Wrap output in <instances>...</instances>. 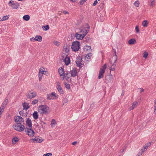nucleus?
<instances>
[{
  "label": "nucleus",
  "mask_w": 156,
  "mask_h": 156,
  "mask_svg": "<svg viewBox=\"0 0 156 156\" xmlns=\"http://www.w3.org/2000/svg\"><path fill=\"white\" fill-rule=\"evenodd\" d=\"M90 27L89 25L87 23L83 27H81L79 29V31L78 33L81 34L82 35L85 34V36L88 33Z\"/></svg>",
  "instance_id": "obj_1"
},
{
  "label": "nucleus",
  "mask_w": 156,
  "mask_h": 156,
  "mask_svg": "<svg viewBox=\"0 0 156 156\" xmlns=\"http://www.w3.org/2000/svg\"><path fill=\"white\" fill-rule=\"evenodd\" d=\"M48 107L45 105H41L38 107V112L41 114H46L48 113Z\"/></svg>",
  "instance_id": "obj_2"
},
{
  "label": "nucleus",
  "mask_w": 156,
  "mask_h": 156,
  "mask_svg": "<svg viewBox=\"0 0 156 156\" xmlns=\"http://www.w3.org/2000/svg\"><path fill=\"white\" fill-rule=\"evenodd\" d=\"M80 44L79 41H74L71 46V48L73 51L75 52L78 51L80 48Z\"/></svg>",
  "instance_id": "obj_3"
},
{
  "label": "nucleus",
  "mask_w": 156,
  "mask_h": 156,
  "mask_svg": "<svg viewBox=\"0 0 156 156\" xmlns=\"http://www.w3.org/2000/svg\"><path fill=\"white\" fill-rule=\"evenodd\" d=\"M13 127L15 130L19 132L23 131L25 129L24 126L20 123L15 124L13 125Z\"/></svg>",
  "instance_id": "obj_4"
},
{
  "label": "nucleus",
  "mask_w": 156,
  "mask_h": 156,
  "mask_svg": "<svg viewBox=\"0 0 156 156\" xmlns=\"http://www.w3.org/2000/svg\"><path fill=\"white\" fill-rule=\"evenodd\" d=\"M106 67L107 65L105 64L102 67V68L100 69L98 76V78L99 79H101L103 77V74L105 72Z\"/></svg>",
  "instance_id": "obj_5"
},
{
  "label": "nucleus",
  "mask_w": 156,
  "mask_h": 156,
  "mask_svg": "<svg viewBox=\"0 0 156 156\" xmlns=\"http://www.w3.org/2000/svg\"><path fill=\"white\" fill-rule=\"evenodd\" d=\"M76 63L77 66L80 68H81L83 66L82 65H83V64H82V58L81 57L78 56L77 58V60L76 61Z\"/></svg>",
  "instance_id": "obj_6"
},
{
  "label": "nucleus",
  "mask_w": 156,
  "mask_h": 156,
  "mask_svg": "<svg viewBox=\"0 0 156 156\" xmlns=\"http://www.w3.org/2000/svg\"><path fill=\"white\" fill-rule=\"evenodd\" d=\"M113 79L112 75L111 74L106 75L105 77V82L106 83H110Z\"/></svg>",
  "instance_id": "obj_7"
},
{
  "label": "nucleus",
  "mask_w": 156,
  "mask_h": 156,
  "mask_svg": "<svg viewBox=\"0 0 156 156\" xmlns=\"http://www.w3.org/2000/svg\"><path fill=\"white\" fill-rule=\"evenodd\" d=\"M37 95V94L35 92H32L30 91L28 93L26 94V97L29 98H34Z\"/></svg>",
  "instance_id": "obj_8"
},
{
  "label": "nucleus",
  "mask_w": 156,
  "mask_h": 156,
  "mask_svg": "<svg viewBox=\"0 0 156 156\" xmlns=\"http://www.w3.org/2000/svg\"><path fill=\"white\" fill-rule=\"evenodd\" d=\"M56 88L58 92L61 94H63V90L62 88L61 83L58 81L56 82Z\"/></svg>",
  "instance_id": "obj_9"
},
{
  "label": "nucleus",
  "mask_w": 156,
  "mask_h": 156,
  "mask_svg": "<svg viewBox=\"0 0 156 156\" xmlns=\"http://www.w3.org/2000/svg\"><path fill=\"white\" fill-rule=\"evenodd\" d=\"M25 132L30 136H33L34 135V131L30 128H26Z\"/></svg>",
  "instance_id": "obj_10"
},
{
  "label": "nucleus",
  "mask_w": 156,
  "mask_h": 156,
  "mask_svg": "<svg viewBox=\"0 0 156 156\" xmlns=\"http://www.w3.org/2000/svg\"><path fill=\"white\" fill-rule=\"evenodd\" d=\"M15 121L16 122H18V123L22 124L24 122L23 119L21 116H18L16 117Z\"/></svg>",
  "instance_id": "obj_11"
},
{
  "label": "nucleus",
  "mask_w": 156,
  "mask_h": 156,
  "mask_svg": "<svg viewBox=\"0 0 156 156\" xmlns=\"http://www.w3.org/2000/svg\"><path fill=\"white\" fill-rule=\"evenodd\" d=\"M85 36V34L82 35L81 34H80L78 32L76 33L75 34V37L78 40H82Z\"/></svg>",
  "instance_id": "obj_12"
},
{
  "label": "nucleus",
  "mask_w": 156,
  "mask_h": 156,
  "mask_svg": "<svg viewBox=\"0 0 156 156\" xmlns=\"http://www.w3.org/2000/svg\"><path fill=\"white\" fill-rule=\"evenodd\" d=\"M58 98V95L54 92L49 95V99H56Z\"/></svg>",
  "instance_id": "obj_13"
},
{
  "label": "nucleus",
  "mask_w": 156,
  "mask_h": 156,
  "mask_svg": "<svg viewBox=\"0 0 156 156\" xmlns=\"http://www.w3.org/2000/svg\"><path fill=\"white\" fill-rule=\"evenodd\" d=\"M32 140L33 141V142L35 143H40L42 141V138L41 137H39L38 136L36 137L34 139H33Z\"/></svg>",
  "instance_id": "obj_14"
},
{
  "label": "nucleus",
  "mask_w": 156,
  "mask_h": 156,
  "mask_svg": "<svg viewBox=\"0 0 156 156\" xmlns=\"http://www.w3.org/2000/svg\"><path fill=\"white\" fill-rule=\"evenodd\" d=\"M44 68L41 67L40 69L39 72V77L40 81L41 80L42 78V75L44 73Z\"/></svg>",
  "instance_id": "obj_15"
},
{
  "label": "nucleus",
  "mask_w": 156,
  "mask_h": 156,
  "mask_svg": "<svg viewBox=\"0 0 156 156\" xmlns=\"http://www.w3.org/2000/svg\"><path fill=\"white\" fill-rule=\"evenodd\" d=\"M71 74V76L75 77L77 74V71L75 68H73L71 71L70 73Z\"/></svg>",
  "instance_id": "obj_16"
},
{
  "label": "nucleus",
  "mask_w": 156,
  "mask_h": 156,
  "mask_svg": "<svg viewBox=\"0 0 156 156\" xmlns=\"http://www.w3.org/2000/svg\"><path fill=\"white\" fill-rule=\"evenodd\" d=\"M64 61L66 65H68L70 62V58L66 56V57H65V59H64Z\"/></svg>",
  "instance_id": "obj_17"
},
{
  "label": "nucleus",
  "mask_w": 156,
  "mask_h": 156,
  "mask_svg": "<svg viewBox=\"0 0 156 156\" xmlns=\"http://www.w3.org/2000/svg\"><path fill=\"white\" fill-rule=\"evenodd\" d=\"M58 72L60 76H62L65 75L64 69L62 67H60L58 69Z\"/></svg>",
  "instance_id": "obj_18"
},
{
  "label": "nucleus",
  "mask_w": 156,
  "mask_h": 156,
  "mask_svg": "<svg viewBox=\"0 0 156 156\" xmlns=\"http://www.w3.org/2000/svg\"><path fill=\"white\" fill-rule=\"evenodd\" d=\"M26 124L30 128L32 127V122L30 119L29 118L27 119L26 121Z\"/></svg>",
  "instance_id": "obj_19"
},
{
  "label": "nucleus",
  "mask_w": 156,
  "mask_h": 156,
  "mask_svg": "<svg viewBox=\"0 0 156 156\" xmlns=\"http://www.w3.org/2000/svg\"><path fill=\"white\" fill-rule=\"evenodd\" d=\"M19 6V4L17 2L14 3L12 4V7L14 9H17Z\"/></svg>",
  "instance_id": "obj_20"
},
{
  "label": "nucleus",
  "mask_w": 156,
  "mask_h": 156,
  "mask_svg": "<svg viewBox=\"0 0 156 156\" xmlns=\"http://www.w3.org/2000/svg\"><path fill=\"white\" fill-rule=\"evenodd\" d=\"M57 124V123L55 119H52L51 121V122L50 125L52 128L54 127Z\"/></svg>",
  "instance_id": "obj_21"
},
{
  "label": "nucleus",
  "mask_w": 156,
  "mask_h": 156,
  "mask_svg": "<svg viewBox=\"0 0 156 156\" xmlns=\"http://www.w3.org/2000/svg\"><path fill=\"white\" fill-rule=\"evenodd\" d=\"M114 53H115V61L113 63V64H112L111 66H113V67H115V66H116V61H117V55H116V50H115V49H114Z\"/></svg>",
  "instance_id": "obj_22"
},
{
  "label": "nucleus",
  "mask_w": 156,
  "mask_h": 156,
  "mask_svg": "<svg viewBox=\"0 0 156 156\" xmlns=\"http://www.w3.org/2000/svg\"><path fill=\"white\" fill-rule=\"evenodd\" d=\"M34 40L41 42L42 40V37L41 36L39 35L36 36L34 38Z\"/></svg>",
  "instance_id": "obj_23"
},
{
  "label": "nucleus",
  "mask_w": 156,
  "mask_h": 156,
  "mask_svg": "<svg viewBox=\"0 0 156 156\" xmlns=\"http://www.w3.org/2000/svg\"><path fill=\"white\" fill-rule=\"evenodd\" d=\"M136 42V40L134 38H132L130 39L128 41V43L129 44H133Z\"/></svg>",
  "instance_id": "obj_24"
},
{
  "label": "nucleus",
  "mask_w": 156,
  "mask_h": 156,
  "mask_svg": "<svg viewBox=\"0 0 156 156\" xmlns=\"http://www.w3.org/2000/svg\"><path fill=\"white\" fill-rule=\"evenodd\" d=\"M70 73L69 72H67L65 74V79L66 80H67L69 79L71 76L70 75Z\"/></svg>",
  "instance_id": "obj_25"
},
{
  "label": "nucleus",
  "mask_w": 156,
  "mask_h": 156,
  "mask_svg": "<svg viewBox=\"0 0 156 156\" xmlns=\"http://www.w3.org/2000/svg\"><path fill=\"white\" fill-rule=\"evenodd\" d=\"M23 106L24 109L26 110L28 109L30 107L28 105V104L25 102L23 103Z\"/></svg>",
  "instance_id": "obj_26"
},
{
  "label": "nucleus",
  "mask_w": 156,
  "mask_h": 156,
  "mask_svg": "<svg viewBox=\"0 0 156 156\" xmlns=\"http://www.w3.org/2000/svg\"><path fill=\"white\" fill-rule=\"evenodd\" d=\"M33 116L35 119H37L38 118V115L37 112L35 111L33 114Z\"/></svg>",
  "instance_id": "obj_27"
},
{
  "label": "nucleus",
  "mask_w": 156,
  "mask_h": 156,
  "mask_svg": "<svg viewBox=\"0 0 156 156\" xmlns=\"http://www.w3.org/2000/svg\"><path fill=\"white\" fill-rule=\"evenodd\" d=\"M137 102L136 101L134 102L132 106L130 107V110L133 109L137 105Z\"/></svg>",
  "instance_id": "obj_28"
},
{
  "label": "nucleus",
  "mask_w": 156,
  "mask_h": 156,
  "mask_svg": "<svg viewBox=\"0 0 156 156\" xmlns=\"http://www.w3.org/2000/svg\"><path fill=\"white\" fill-rule=\"evenodd\" d=\"M19 140V139L16 137H14L12 140V143L13 144H15Z\"/></svg>",
  "instance_id": "obj_29"
},
{
  "label": "nucleus",
  "mask_w": 156,
  "mask_h": 156,
  "mask_svg": "<svg viewBox=\"0 0 156 156\" xmlns=\"http://www.w3.org/2000/svg\"><path fill=\"white\" fill-rule=\"evenodd\" d=\"M23 19L25 20L28 21L30 20V17L28 15H25L23 16Z\"/></svg>",
  "instance_id": "obj_30"
},
{
  "label": "nucleus",
  "mask_w": 156,
  "mask_h": 156,
  "mask_svg": "<svg viewBox=\"0 0 156 156\" xmlns=\"http://www.w3.org/2000/svg\"><path fill=\"white\" fill-rule=\"evenodd\" d=\"M65 86L67 89L69 90L70 89V84L67 83H65Z\"/></svg>",
  "instance_id": "obj_31"
},
{
  "label": "nucleus",
  "mask_w": 156,
  "mask_h": 156,
  "mask_svg": "<svg viewBox=\"0 0 156 156\" xmlns=\"http://www.w3.org/2000/svg\"><path fill=\"white\" fill-rule=\"evenodd\" d=\"M148 23L146 20H144L142 22V25L144 27H146L147 26Z\"/></svg>",
  "instance_id": "obj_32"
},
{
  "label": "nucleus",
  "mask_w": 156,
  "mask_h": 156,
  "mask_svg": "<svg viewBox=\"0 0 156 156\" xmlns=\"http://www.w3.org/2000/svg\"><path fill=\"white\" fill-rule=\"evenodd\" d=\"M42 28L44 30L46 31L48 30L49 29V25H47L46 26H42Z\"/></svg>",
  "instance_id": "obj_33"
},
{
  "label": "nucleus",
  "mask_w": 156,
  "mask_h": 156,
  "mask_svg": "<svg viewBox=\"0 0 156 156\" xmlns=\"http://www.w3.org/2000/svg\"><path fill=\"white\" fill-rule=\"evenodd\" d=\"M9 15L4 16L2 17L1 20V21H3V20H7L9 18Z\"/></svg>",
  "instance_id": "obj_34"
},
{
  "label": "nucleus",
  "mask_w": 156,
  "mask_h": 156,
  "mask_svg": "<svg viewBox=\"0 0 156 156\" xmlns=\"http://www.w3.org/2000/svg\"><path fill=\"white\" fill-rule=\"evenodd\" d=\"M8 102V100L7 99H6L4 101L2 105H3L5 106V107L7 105Z\"/></svg>",
  "instance_id": "obj_35"
},
{
  "label": "nucleus",
  "mask_w": 156,
  "mask_h": 156,
  "mask_svg": "<svg viewBox=\"0 0 156 156\" xmlns=\"http://www.w3.org/2000/svg\"><path fill=\"white\" fill-rule=\"evenodd\" d=\"M104 3L103 2H101L98 6V8H100L101 9H103L104 8Z\"/></svg>",
  "instance_id": "obj_36"
},
{
  "label": "nucleus",
  "mask_w": 156,
  "mask_h": 156,
  "mask_svg": "<svg viewBox=\"0 0 156 156\" xmlns=\"http://www.w3.org/2000/svg\"><path fill=\"white\" fill-rule=\"evenodd\" d=\"M154 113L156 114V99L154 100Z\"/></svg>",
  "instance_id": "obj_37"
},
{
  "label": "nucleus",
  "mask_w": 156,
  "mask_h": 156,
  "mask_svg": "<svg viewBox=\"0 0 156 156\" xmlns=\"http://www.w3.org/2000/svg\"><path fill=\"white\" fill-rule=\"evenodd\" d=\"M92 54L91 53H89L87 54L86 56V58L87 59H90L91 57L92 56Z\"/></svg>",
  "instance_id": "obj_38"
},
{
  "label": "nucleus",
  "mask_w": 156,
  "mask_h": 156,
  "mask_svg": "<svg viewBox=\"0 0 156 156\" xmlns=\"http://www.w3.org/2000/svg\"><path fill=\"white\" fill-rule=\"evenodd\" d=\"M38 102V100L37 99H35L32 102V104L33 105H34Z\"/></svg>",
  "instance_id": "obj_39"
},
{
  "label": "nucleus",
  "mask_w": 156,
  "mask_h": 156,
  "mask_svg": "<svg viewBox=\"0 0 156 156\" xmlns=\"http://www.w3.org/2000/svg\"><path fill=\"white\" fill-rule=\"evenodd\" d=\"M84 49H86L87 51L91 50V48L90 46H86L84 47Z\"/></svg>",
  "instance_id": "obj_40"
},
{
  "label": "nucleus",
  "mask_w": 156,
  "mask_h": 156,
  "mask_svg": "<svg viewBox=\"0 0 156 156\" xmlns=\"http://www.w3.org/2000/svg\"><path fill=\"white\" fill-rule=\"evenodd\" d=\"M155 1L154 0H153L151 1L150 5L151 7H154L155 5Z\"/></svg>",
  "instance_id": "obj_41"
},
{
  "label": "nucleus",
  "mask_w": 156,
  "mask_h": 156,
  "mask_svg": "<svg viewBox=\"0 0 156 156\" xmlns=\"http://www.w3.org/2000/svg\"><path fill=\"white\" fill-rule=\"evenodd\" d=\"M53 43L55 45L58 46H59L60 44V42L57 41H54Z\"/></svg>",
  "instance_id": "obj_42"
},
{
  "label": "nucleus",
  "mask_w": 156,
  "mask_h": 156,
  "mask_svg": "<svg viewBox=\"0 0 156 156\" xmlns=\"http://www.w3.org/2000/svg\"><path fill=\"white\" fill-rule=\"evenodd\" d=\"M68 99L67 98H63L62 101V103L63 105L64 104L67 103L68 102Z\"/></svg>",
  "instance_id": "obj_43"
},
{
  "label": "nucleus",
  "mask_w": 156,
  "mask_h": 156,
  "mask_svg": "<svg viewBox=\"0 0 156 156\" xmlns=\"http://www.w3.org/2000/svg\"><path fill=\"white\" fill-rule=\"evenodd\" d=\"M147 149V147L144 146L141 149V151L142 152H144Z\"/></svg>",
  "instance_id": "obj_44"
},
{
  "label": "nucleus",
  "mask_w": 156,
  "mask_h": 156,
  "mask_svg": "<svg viewBox=\"0 0 156 156\" xmlns=\"http://www.w3.org/2000/svg\"><path fill=\"white\" fill-rule=\"evenodd\" d=\"M139 2L138 1H136L134 3V5L137 7L139 6Z\"/></svg>",
  "instance_id": "obj_45"
},
{
  "label": "nucleus",
  "mask_w": 156,
  "mask_h": 156,
  "mask_svg": "<svg viewBox=\"0 0 156 156\" xmlns=\"http://www.w3.org/2000/svg\"><path fill=\"white\" fill-rule=\"evenodd\" d=\"M86 1L87 0H81L80 2V4L81 5H83Z\"/></svg>",
  "instance_id": "obj_46"
},
{
  "label": "nucleus",
  "mask_w": 156,
  "mask_h": 156,
  "mask_svg": "<svg viewBox=\"0 0 156 156\" xmlns=\"http://www.w3.org/2000/svg\"><path fill=\"white\" fill-rule=\"evenodd\" d=\"M44 75H45L46 76L48 75V72L47 71H46L45 68H44Z\"/></svg>",
  "instance_id": "obj_47"
},
{
  "label": "nucleus",
  "mask_w": 156,
  "mask_h": 156,
  "mask_svg": "<svg viewBox=\"0 0 156 156\" xmlns=\"http://www.w3.org/2000/svg\"><path fill=\"white\" fill-rule=\"evenodd\" d=\"M109 66V67L110 68V71H114L115 70V67H113L112 66Z\"/></svg>",
  "instance_id": "obj_48"
},
{
  "label": "nucleus",
  "mask_w": 156,
  "mask_h": 156,
  "mask_svg": "<svg viewBox=\"0 0 156 156\" xmlns=\"http://www.w3.org/2000/svg\"><path fill=\"white\" fill-rule=\"evenodd\" d=\"M148 55V53L147 52H145L143 56L144 58H146Z\"/></svg>",
  "instance_id": "obj_49"
},
{
  "label": "nucleus",
  "mask_w": 156,
  "mask_h": 156,
  "mask_svg": "<svg viewBox=\"0 0 156 156\" xmlns=\"http://www.w3.org/2000/svg\"><path fill=\"white\" fill-rule=\"evenodd\" d=\"M135 30L137 33L139 32L140 30L138 26H136L135 28Z\"/></svg>",
  "instance_id": "obj_50"
},
{
  "label": "nucleus",
  "mask_w": 156,
  "mask_h": 156,
  "mask_svg": "<svg viewBox=\"0 0 156 156\" xmlns=\"http://www.w3.org/2000/svg\"><path fill=\"white\" fill-rule=\"evenodd\" d=\"M151 143L150 142H149L146 144L145 146V147H147V148H148L151 145Z\"/></svg>",
  "instance_id": "obj_51"
},
{
  "label": "nucleus",
  "mask_w": 156,
  "mask_h": 156,
  "mask_svg": "<svg viewBox=\"0 0 156 156\" xmlns=\"http://www.w3.org/2000/svg\"><path fill=\"white\" fill-rule=\"evenodd\" d=\"M64 48L66 52L68 53L69 52V49L67 47H66V48L64 47Z\"/></svg>",
  "instance_id": "obj_52"
},
{
  "label": "nucleus",
  "mask_w": 156,
  "mask_h": 156,
  "mask_svg": "<svg viewBox=\"0 0 156 156\" xmlns=\"http://www.w3.org/2000/svg\"><path fill=\"white\" fill-rule=\"evenodd\" d=\"M143 153V152H142L141 151H140L137 154V156H140Z\"/></svg>",
  "instance_id": "obj_53"
},
{
  "label": "nucleus",
  "mask_w": 156,
  "mask_h": 156,
  "mask_svg": "<svg viewBox=\"0 0 156 156\" xmlns=\"http://www.w3.org/2000/svg\"><path fill=\"white\" fill-rule=\"evenodd\" d=\"M98 3V2L97 0H95L94 1V2L93 4V6H95Z\"/></svg>",
  "instance_id": "obj_54"
},
{
  "label": "nucleus",
  "mask_w": 156,
  "mask_h": 156,
  "mask_svg": "<svg viewBox=\"0 0 156 156\" xmlns=\"http://www.w3.org/2000/svg\"><path fill=\"white\" fill-rule=\"evenodd\" d=\"M5 107V106L3 105H2L0 108V109H3V110H4V109Z\"/></svg>",
  "instance_id": "obj_55"
},
{
  "label": "nucleus",
  "mask_w": 156,
  "mask_h": 156,
  "mask_svg": "<svg viewBox=\"0 0 156 156\" xmlns=\"http://www.w3.org/2000/svg\"><path fill=\"white\" fill-rule=\"evenodd\" d=\"M62 13L64 14H68L69 13V12H68L67 11H66L65 10V11H63V12Z\"/></svg>",
  "instance_id": "obj_56"
},
{
  "label": "nucleus",
  "mask_w": 156,
  "mask_h": 156,
  "mask_svg": "<svg viewBox=\"0 0 156 156\" xmlns=\"http://www.w3.org/2000/svg\"><path fill=\"white\" fill-rule=\"evenodd\" d=\"M13 1H10L9 2V5H12V4H13Z\"/></svg>",
  "instance_id": "obj_57"
},
{
  "label": "nucleus",
  "mask_w": 156,
  "mask_h": 156,
  "mask_svg": "<svg viewBox=\"0 0 156 156\" xmlns=\"http://www.w3.org/2000/svg\"><path fill=\"white\" fill-rule=\"evenodd\" d=\"M4 110L3 109H0V115H1L2 114V112H3Z\"/></svg>",
  "instance_id": "obj_58"
},
{
  "label": "nucleus",
  "mask_w": 156,
  "mask_h": 156,
  "mask_svg": "<svg viewBox=\"0 0 156 156\" xmlns=\"http://www.w3.org/2000/svg\"><path fill=\"white\" fill-rule=\"evenodd\" d=\"M124 93H125V92H124V90H122V94H121V96H123L124 94Z\"/></svg>",
  "instance_id": "obj_59"
},
{
  "label": "nucleus",
  "mask_w": 156,
  "mask_h": 156,
  "mask_svg": "<svg viewBox=\"0 0 156 156\" xmlns=\"http://www.w3.org/2000/svg\"><path fill=\"white\" fill-rule=\"evenodd\" d=\"M30 40L31 41H34L35 40H34V37H32V38H31L30 39Z\"/></svg>",
  "instance_id": "obj_60"
},
{
  "label": "nucleus",
  "mask_w": 156,
  "mask_h": 156,
  "mask_svg": "<svg viewBox=\"0 0 156 156\" xmlns=\"http://www.w3.org/2000/svg\"><path fill=\"white\" fill-rule=\"evenodd\" d=\"M140 92H141L144 91V89L143 88H140Z\"/></svg>",
  "instance_id": "obj_61"
},
{
  "label": "nucleus",
  "mask_w": 156,
  "mask_h": 156,
  "mask_svg": "<svg viewBox=\"0 0 156 156\" xmlns=\"http://www.w3.org/2000/svg\"><path fill=\"white\" fill-rule=\"evenodd\" d=\"M43 156H49V153L44 154Z\"/></svg>",
  "instance_id": "obj_62"
},
{
  "label": "nucleus",
  "mask_w": 156,
  "mask_h": 156,
  "mask_svg": "<svg viewBox=\"0 0 156 156\" xmlns=\"http://www.w3.org/2000/svg\"><path fill=\"white\" fill-rule=\"evenodd\" d=\"M77 142L76 141H74L72 143V144L73 145H75L76 144Z\"/></svg>",
  "instance_id": "obj_63"
},
{
  "label": "nucleus",
  "mask_w": 156,
  "mask_h": 156,
  "mask_svg": "<svg viewBox=\"0 0 156 156\" xmlns=\"http://www.w3.org/2000/svg\"><path fill=\"white\" fill-rule=\"evenodd\" d=\"M63 76L62 78V80H64L65 79V75H63Z\"/></svg>",
  "instance_id": "obj_64"
}]
</instances>
